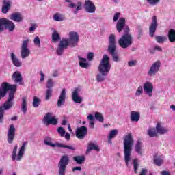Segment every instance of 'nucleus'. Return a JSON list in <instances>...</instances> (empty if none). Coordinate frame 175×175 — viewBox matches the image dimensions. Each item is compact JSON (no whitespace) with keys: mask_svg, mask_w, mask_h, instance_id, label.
Listing matches in <instances>:
<instances>
[{"mask_svg":"<svg viewBox=\"0 0 175 175\" xmlns=\"http://www.w3.org/2000/svg\"><path fill=\"white\" fill-rule=\"evenodd\" d=\"M16 92H17V85L3 82L0 85V100L8 95L7 100L0 107V124H3V115L5 110H10L13 107Z\"/></svg>","mask_w":175,"mask_h":175,"instance_id":"f257e3e1","label":"nucleus"},{"mask_svg":"<svg viewBox=\"0 0 175 175\" xmlns=\"http://www.w3.org/2000/svg\"><path fill=\"white\" fill-rule=\"evenodd\" d=\"M111 69V64H110V57L107 55H104L98 66V70L100 74H98L96 76V80L98 83L105 81L106 75H109Z\"/></svg>","mask_w":175,"mask_h":175,"instance_id":"f03ea898","label":"nucleus"},{"mask_svg":"<svg viewBox=\"0 0 175 175\" xmlns=\"http://www.w3.org/2000/svg\"><path fill=\"white\" fill-rule=\"evenodd\" d=\"M124 161L128 166L131 161V154H132V147H133V137L131 133H129L124 137Z\"/></svg>","mask_w":175,"mask_h":175,"instance_id":"7ed1b4c3","label":"nucleus"},{"mask_svg":"<svg viewBox=\"0 0 175 175\" xmlns=\"http://www.w3.org/2000/svg\"><path fill=\"white\" fill-rule=\"evenodd\" d=\"M116 50H117V45H116V36H114V34H111L109 38L108 52L111 55L113 60L115 62H118V61H120V57H118Z\"/></svg>","mask_w":175,"mask_h":175,"instance_id":"20e7f679","label":"nucleus"},{"mask_svg":"<svg viewBox=\"0 0 175 175\" xmlns=\"http://www.w3.org/2000/svg\"><path fill=\"white\" fill-rule=\"evenodd\" d=\"M118 43L122 49H128L133 43V37L131 34H123Z\"/></svg>","mask_w":175,"mask_h":175,"instance_id":"39448f33","label":"nucleus"},{"mask_svg":"<svg viewBox=\"0 0 175 175\" xmlns=\"http://www.w3.org/2000/svg\"><path fill=\"white\" fill-rule=\"evenodd\" d=\"M69 38L67 39H63L64 42H66V44L70 46V47H76L79 44V40L80 39V36L77 32L70 31L68 33Z\"/></svg>","mask_w":175,"mask_h":175,"instance_id":"423d86ee","label":"nucleus"},{"mask_svg":"<svg viewBox=\"0 0 175 175\" xmlns=\"http://www.w3.org/2000/svg\"><path fill=\"white\" fill-rule=\"evenodd\" d=\"M69 156L67 154L63 155L58 163L59 175H65L66 172V165H69Z\"/></svg>","mask_w":175,"mask_h":175,"instance_id":"0eeeda50","label":"nucleus"},{"mask_svg":"<svg viewBox=\"0 0 175 175\" xmlns=\"http://www.w3.org/2000/svg\"><path fill=\"white\" fill-rule=\"evenodd\" d=\"M126 23V21L125 20V18H120L118 21V23L116 24V29L119 33L120 32H122V30L124 32V35H131L129 33L131 29H129V27L126 25H125Z\"/></svg>","mask_w":175,"mask_h":175,"instance_id":"6e6552de","label":"nucleus"},{"mask_svg":"<svg viewBox=\"0 0 175 175\" xmlns=\"http://www.w3.org/2000/svg\"><path fill=\"white\" fill-rule=\"evenodd\" d=\"M44 144L46 146H50L51 147H59L61 148H67L68 150H71V151H75L76 148L75 146H70L69 145H65V144L57 143V144L51 143V138L50 137H46L44 141Z\"/></svg>","mask_w":175,"mask_h":175,"instance_id":"1a4fd4ad","label":"nucleus"},{"mask_svg":"<svg viewBox=\"0 0 175 175\" xmlns=\"http://www.w3.org/2000/svg\"><path fill=\"white\" fill-rule=\"evenodd\" d=\"M52 114L48 112L45 114L42 119V122L45 125H58V119L55 116H51Z\"/></svg>","mask_w":175,"mask_h":175,"instance_id":"9d476101","label":"nucleus"},{"mask_svg":"<svg viewBox=\"0 0 175 175\" xmlns=\"http://www.w3.org/2000/svg\"><path fill=\"white\" fill-rule=\"evenodd\" d=\"M29 42V40H23L21 45V57L23 59L27 58V57H29L31 54V51L28 49V43Z\"/></svg>","mask_w":175,"mask_h":175,"instance_id":"9b49d317","label":"nucleus"},{"mask_svg":"<svg viewBox=\"0 0 175 175\" xmlns=\"http://www.w3.org/2000/svg\"><path fill=\"white\" fill-rule=\"evenodd\" d=\"M88 133V129L85 126H81V127L77 128L75 131V135L77 139H79V140H83Z\"/></svg>","mask_w":175,"mask_h":175,"instance_id":"f8f14e48","label":"nucleus"},{"mask_svg":"<svg viewBox=\"0 0 175 175\" xmlns=\"http://www.w3.org/2000/svg\"><path fill=\"white\" fill-rule=\"evenodd\" d=\"M16 137V128L14 124H10L7 134V140L9 144H12Z\"/></svg>","mask_w":175,"mask_h":175,"instance_id":"ddd939ff","label":"nucleus"},{"mask_svg":"<svg viewBox=\"0 0 175 175\" xmlns=\"http://www.w3.org/2000/svg\"><path fill=\"white\" fill-rule=\"evenodd\" d=\"M158 27V20L157 16H154L152 18V23L149 26V36L150 38H154L155 32H157V28Z\"/></svg>","mask_w":175,"mask_h":175,"instance_id":"4468645a","label":"nucleus"},{"mask_svg":"<svg viewBox=\"0 0 175 175\" xmlns=\"http://www.w3.org/2000/svg\"><path fill=\"white\" fill-rule=\"evenodd\" d=\"M161 68V61L158 60L153 63L148 72V76H155L158 72H159V69Z\"/></svg>","mask_w":175,"mask_h":175,"instance_id":"2eb2a0df","label":"nucleus"},{"mask_svg":"<svg viewBox=\"0 0 175 175\" xmlns=\"http://www.w3.org/2000/svg\"><path fill=\"white\" fill-rule=\"evenodd\" d=\"M84 9L87 13H95L96 7L91 0H86L84 3Z\"/></svg>","mask_w":175,"mask_h":175,"instance_id":"dca6fc26","label":"nucleus"},{"mask_svg":"<svg viewBox=\"0 0 175 175\" xmlns=\"http://www.w3.org/2000/svg\"><path fill=\"white\" fill-rule=\"evenodd\" d=\"M12 80H14L15 84H19V85H24V81H23V77L21 73L18 71H16L12 76Z\"/></svg>","mask_w":175,"mask_h":175,"instance_id":"f3484780","label":"nucleus"},{"mask_svg":"<svg viewBox=\"0 0 175 175\" xmlns=\"http://www.w3.org/2000/svg\"><path fill=\"white\" fill-rule=\"evenodd\" d=\"M65 99H66V90L62 89L59 99L57 100V107H61L65 105Z\"/></svg>","mask_w":175,"mask_h":175,"instance_id":"a211bd4d","label":"nucleus"},{"mask_svg":"<svg viewBox=\"0 0 175 175\" xmlns=\"http://www.w3.org/2000/svg\"><path fill=\"white\" fill-rule=\"evenodd\" d=\"M11 8H12V1L3 0L1 12L3 13V14H6V13H8V12L10 10Z\"/></svg>","mask_w":175,"mask_h":175,"instance_id":"6ab92c4d","label":"nucleus"},{"mask_svg":"<svg viewBox=\"0 0 175 175\" xmlns=\"http://www.w3.org/2000/svg\"><path fill=\"white\" fill-rule=\"evenodd\" d=\"M68 46L69 45L66 43V41H64L63 40L60 41L57 49V55H62L64 50H65V49H68Z\"/></svg>","mask_w":175,"mask_h":175,"instance_id":"aec40b11","label":"nucleus"},{"mask_svg":"<svg viewBox=\"0 0 175 175\" xmlns=\"http://www.w3.org/2000/svg\"><path fill=\"white\" fill-rule=\"evenodd\" d=\"M152 90H154V86L150 82H146L144 84V90L149 96H152Z\"/></svg>","mask_w":175,"mask_h":175,"instance_id":"412c9836","label":"nucleus"},{"mask_svg":"<svg viewBox=\"0 0 175 175\" xmlns=\"http://www.w3.org/2000/svg\"><path fill=\"white\" fill-rule=\"evenodd\" d=\"M27 146H28V142H23L22 146L21 147L18 154L16 157V161H21V158H23V155H24V152L25 151V147H27Z\"/></svg>","mask_w":175,"mask_h":175,"instance_id":"4be33fe9","label":"nucleus"},{"mask_svg":"<svg viewBox=\"0 0 175 175\" xmlns=\"http://www.w3.org/2000/svg\"><path fill=\"white\" fill-rule=\"evenodd\" d=\"M130 119L132 122H139L140 120V112L132 111L131 112Z\"/></svg>","mask_w":175,"mask_h":175,"instance_id":"5701e85b","label":"nucleus"},{"mask_svg":"<svg viewBox=\"0 0 175 175\" xmlns=\"http://www.w3.org/2000/svg\"><path fill=\"white\" fill-rule=\"evenodd\" d=\"M10 20L21 23V21H23V16L19 12H14L10 16Z\"/></svg>","mask_w":175,"mask_h":175,"instance_id":"b1692460","label":"nucleus"},{"mask_svg":"<svg viewBox=\"0 0 175 175\" xmlns=\"http://www.w3.org/2000/svg\"><path fill=\"white\" fill-rule=\"evenodd\" d=\"M72 100L75 103H81V102H83V98L79 96V91L77 89H75L72 92Z\"/></svg>","mask_w":175,"mask_h":175,"instance_id":"393cba45","label":"nucleus"},{"mask_svg":"<svg viewBox=\"0 0 175 175\" xmlns=\"http://www.w3.org/2000/svg\"><path fill=\"white\" fill-rule=\"evenodd\" d=\"M135 150L137 152L138 155H143V142L141 141H137L135 144Z\"/></svg>","mask_w":175,"mask_h":175,"instance_id":"a878e982","label":"nucleus"},{"mask_svg":"<svg viewBox=\"0 0 175 175\" xmlns=\"http://www.w3.org/2000/svg\"><path fill=\"white\" fill-rule=\"evenodd\" d=\"M11 60L12 61L14 66H16L17 68H20V66H21V61H20V59H18L13 53H11Z\"/></svg>","mask_w":175,"mask_h":175,"instance_id":"bb28decb","label":"nucleus"},{"mask_svg":"<svg viewBox=\"0 0 175 175\" xmlns=\"http://www.w3.org/2000/svg\"><path fill=\"white\" fill-rule=\"evenodd\" d=\"M73 161L76 162L77 165H83L85 162V157L84 155H78L73 157Z\"/></svg>","mask_w":175,"mask_h":175,"instance_id":"cd10ccee","label":"nucleus"},{"mask_svg":"<svg viewBox=\"0 0 175 175\" xmlns=\"http://www.w3.org/2000/svg\"><path fill=\"white\" fill-rule=\"evenodd\" d=\"M5 29H8L10 32H13L16 29V25L12 21L7 19Z\"/></svg>","mask_w":175,"mask_h":175,"instance_id":"c85d7f7f","label":"nucleus"},{"mask_svg":"<svg viewBox=\"0 0 175 175\" xmlns=\"http://www.w3.org/2000/svg\"><path fill=\"white\" fill-rule=\"evenodd\" d=\"M94 150V151L100 152V149L94 143H89L87 147L86 152H91Z\"/></svg>","mask_w":175,"mask_h":175,"instance_id":"c756f323","label":"nucleus"},{"mask_svg":"<svg viewBox=\"0 0 175 175\" xmlns=\"http://www.w3.org/2000/svg\"><path fill=\"white\" fill-rule=\"evenodd\" d=\"M156 132H157V133H160V135H165V133H167V129L163 127L162 125H161V123L159 122L156 126Z\"/></svg>","mask_w":175,"mask_h":175,"instance_id":"7c9ffc66","label":"nucleus"},{"mask_svg":"<svg viewBox=\"0 0 175 175\" xmlns=\"http://www.w3.org/2000/svg\"><path fill=\"white\" fill-rule=\"evenodd\" d=\"M168 40L170 43H175V30L173 29L168 31Z\"/></svg>","mask_w":175,"mask_h":175,"instance_id":"2f4dec72","label":"nucleus"},{"mask_svg":"<svg viewBox=\"0 0 175 175\" xmlns=\"http://www.w3.org/2000/svg\"><path fill=\"white\" fill-rule=\"evenodd\" d=\"M154 163L157 166H161L163 163V159L161 156L154 155Z\"/></svg>","mask_w":175,"mask_h":175,"instance_id":"473e14b6","label":"nucleus"},{"mask_svg":"<svg viewBox=\"0 0 175 175\" xmlns=\"http://www.w3.org/2000/svg\"><path fill=\"white\" fill-rule=\"evenodd\" d=\"M21 109L23 111V114H27V97L22 98Z\"/></svg>","mask_w":175,"mask_h":175,"instance_id":"72a5a7b5","label":"nucleus"},{"mask_svg":"<svg viewBox=\"0 0 175 175\" xmlns=\"http://www.w3.org/2000/svg\"><path fill=\"white\" fill-rule=\"evenodd\" d=\"M7 22L8 19L5 18H0V32H3V31H5Z\"/></svg>","mask_w":175,"mask_h":175,"instance_id":"f704fd0d","label":"nucleus"},{"mask_svg":"<svg viewBox=\"0 0 175 175\" xmlns=\"http://www.w3.org/2000/svg\"><path fill=\"white\" fill-rule=\"evenodd\" d=\"M79 59H80L79 66H81V68H84L87 69V68H88L89 66L88 63H87V59L80 56H79Z\"/></svg>","mask_w":175,"mask_h":175,"instance_id":"c9c22d12","label":"nucleus"},{"mask_svg":"<svg viewBox=\"0 0 175 175\" xmlns=\"http://www.w3.org/2000/svg\"><path fill=\"white\" fill-rule=\"evenodd\" d=\"M88 120L90 121L89 123L90 128L94 129V128H95V119L94 118V115L89 114L88 116Z\"/></svg>","mask_w":175,"mask_h":175,"instance_id":"e433bc0d","label":"nucleus"},{"mask_svg":"<svg viewBox=\"0 0 175 175\" xmlns=\"http://www.w3.org/2000/svg\"><path fill=\"white\" fill-rule=\"evenodd\" d=\"M148 135L150 136V137H155L157 136L158 133L157 132V129L155 128H152L148 130Z\"/></svg>","mask_w":175,"mask_h":175,"instance_id":"4c0bfd02","label":"nucleus"},{"mask_svg":"<svg viewBox=\"0 0 175 175\" xmlns=\"http://www.w3.org/2000/svg\"><path fill=\"white\" fill-rule=\"evenodd\" d=\"M94 118L97 121H99V122H103V121H105V118H103V115H102V113H100V112H95Z\"/></svg>","mask_w":175,"mask_h":175,"instance_id":"58836bf2","label":"nucleus"},{"mask_svg":"<svg viewBox=\"0 0 175 175\" xmlns=\"http://www.w3.org/2000/svg\"><path fill=\"white\" fill-rule=\"evenodd\" d=\"M155 39L157 43H165V42L167 40V38L166 36H156Z\"/></svg>","mask_w":175,"mask_h":175,"instance_id":"ea45409f","label":"nucleus"},{"mask_svg":"<svg viewBox=\"0 0 175 175\" xmlns=\"http://www.w3.org/2000/svg\"><path fill=\"white\" fill-rule=\"evenodd\" d=\"M118 135V131L113 129L111 130L109 133V139L111 140V139H114V137H116V136H117Z\"/></svg>","mask_w":175,"mask_h":175,"instance_id":"a19ab883","label":"nucleus"},{"mask_svg":"<svg viewBox=\"0 0 175 175\" xmlns=\"http://www.w3.org/2000/svg\"><path fill=\"white\" fill-rule=\"evenodd\" d=\"M137 161H138L137 159H135L133 161V169H134L135 173H137V170L139 169V163Z\"/></svg>","mask_w":175,"mask_h":175,"instance_id":"79ce46f5","label":"nucleus"},{"mask_svg":"<svg viewBox=\"0 0 175 175\" xmlns=\"http://www.w3.org/2000/svg\"><path fill=\"white\" fill-rule=\"evenodd\" d=\"M53 95V89H47L46 92V100H49Z\"/></svg>","mask_w":175,"mask_h":175,"instance_id":"37998d69","label":"nucleus"},{"mask_svg":"<svg viewBox=\"0 0 175 175\" xmlns=\"http://www.w3.org/2000/svg\"><path fill=\"white\" fill-rule=\"evenodd\" d=\"M40 105V100L39 98L34 96L33 100V107H38Z\"/></svg>","mask_w":175,"mask_h":175,"instance_id":"c03bdc74","label":"nucleus"},{"mask_svg":"<svg viewBox=\"0 0 175 175\" xmlns=\"http://www.w3.org/2000/svg\"><path fill=\"white\" fill-rule=\"evenodd\" d=\"M60 37L59 34L57 31H54L52 34V40L53 42H57V40H59Z\"/></svg>","mask_w":175,"mask_h":175,"instance_id":"a18cd8bd","label":"nucleus"},{"mask_svg":"<svg viewBox=\"0 0 175 175\" xmlns=\"http://www.w3.org/2000/svg\"><path fill=\"white\" fill-rule=\"evenodd\" d=\"M54 87V83H53V79H49L46 83L47 90H51Z\"/></svg>","mask_w":175,"mask_h":175,"instance_id":"49530a36","label":"nucleus"},{"mask_svg":"<svg viewBox=\"0 0 175 175\" xmlns=\"http://www.w3.org/2000/svg\"><path fill=\"white\" fill-rule=\"evenodd\" d=\"M53 20H55V21H64V18L58 13L53 15Z\"/></svg>","mask_w":175,"mask_h":175,"instance_id":"de8ad7c7","label":"nucleus"},{"mask_svg":"<svg viewBox=\"0 0 175 175\" xmlns=\"http://www.w3.org/2000/svg\"><path fill=\"white\" fill-rule=\"evenodd\" d=\"M142 36H143V29H142L141 27H137V39H141Z\"/></svg>","mask_w":175,"mask_h":175,"instance_id":"09e8293b","label":"nucleus"},{"mask_svg":"<svg viewBox=\"0 0 175 175\" xmlns=\"http://www.w3.org/2000/svg\"><path fill=\"white\" fill-rule=\"evenodd\" d=\"M57 132L62 137H64V136H65V129H64L63 127H59L57 129Z\"/></svg>","mask_w":175,"mask_h":175,"instance_id":"8fccbe9b","label":"nucleus"},{"mask_svg":"<svg viewBox=\"0 0 175 175\" xmlns=\"http://www.w3.org/2000/svg\"><path fill=\"white\" fill-rule=\"evenodd\" d=\"M142 94H143V88L142 86L138 87L135 95L137 96H140V95H142Z\"/></svg>","mask_w":175,"mask_h":175,"instance_id":"3c124183","label":"nucleus"},{"mask_svg":"<svg viewBox=\"0 0 175 175\" xmlns=\"http://www.w3.org/2000/svg\"><path fill=\"white\" fill-rule=\"evenodd\" d=\"M16 154H17V146H15L12 152V161H16Z\"/></svg>","mask_w":175,"mask_h":175,"instance_id":"603ef678","label":"nucleus"},{"mask_svg":"<svg viewBox=\"0 0 175 175\" xmlns=\"http://www.w3.org/2000/svg\"><path fill=\"white\" fill-rule=\"evenodd\" d=\"M82 3L81 1L77 2V7L76 8V10L74 11L75 14H77V13L79 12V10H81Z\"/></svg>","mask_w":175,"mask_h":175,"instance_id":"864d4df0","label":"nucleus"},{"mask_svg":"<svg viewBox=\"0 0 175 175\" xmlns=\"http://www.w3.org/2000/svg\"><path fill=\"white\" fill-rule=\"evenodd\" d=\"M150 5H157V3H159L161 0H146Z\"/></svg>","mask_w":175,"mask_h":175,"instance_id":"5fc2aeb1","label":"nucleus"},{"mask_svg":"<svg viewBox=\"0 0 175 175\" xmlns=\"http://www.w3.org/2000/svg\"><path fill=\"white\" fill-rule=\"evenodd\" d=\"M137 64V60H131V61L128 62V65L130 67L135 66Z\"/></svg>","mask_w":175,"mask_h":175,"instance_id":"6e6d98bb","label":"nucleus"},{"mask_svg":"<svg viewBox=\"0 0 175 175\" xmlns=\"http://www.w3.org/2000/svg\"><path fill=\"white\" fill-rule=\"evenodd\" d=\"M88 61H93L94 60V53L90 52L88 54Z\"/></svg>","mask_w":175,"mask_h":175,"instance_id":"4d7b16f0","label":"nucleus"},{"mask_svg":"<svg viewBox=\"0 0 175 175\" xmlns=\"http://www.w3.org/2000/svg\"><path fill=\"white\" fill-rule=\"evenodd\" d=\"M34 44L36 46H38V47H40V39L38 37H36L34 39Z\"/></svg>","mask_w":175,"mask_h":175,"instance_id":"13d9d810","label":"nucleus"},{"mask_svg":"<svg viewBox=\"0 0 175 175\" xmlns=\"http://www.w3.org/2000/svg\"><path fill=\"white\" fill-rule=\"evenodd\" d=\"M120 12H116V13L114 14V16H113V21H114V22L118 21V18H120Z\"/></svg>","mask_w":175,"mask_h":175,"instance_id":"bf43d9fd","label":"nucleus"},{"mask_svg":"<svg viewBox=\"0 0 175 175\" xmlns=\"http://www.w3.org/2000/svg\"><path fill=\"white\" fill-rule=\"evenodd\" d=\"M40 75L41 76L40 83H43V81H44V74L43 73V71H40Z\"/></svg>","mask_w":175,"mask_h":175,"instance_id":"052dcab7","label":"nucleus"},{"mask_svg":"<svg viewBox=\"0 0 175 175\" xmlns=\"http://www.w3.org/2000/svg\"><path fill=\"white\" fill-rule=\"evenodd\" d=\"M35 29H36V25L33 24L31 25V27H30V28H29V31L30 32H33V31H35Z\"/></svg>","mask_w":175,"mask_h":175,"instance_id":"680f3d73","label":"nucleus"},{"mask_svg":"<svg viewBox=\"0 0 175 175\" xmlns=\"http://www.w3.org/2000/svg\"><path fill=\"white\" fill-rule=\"evenodd\" d=\"M65 139L66 140H70V134L69 133H66L65 134Z\"/></svg>","mask_w":175,"mask_h":175,"instance_id":"e2e57ef3","label":"nucleus"},{"mask_svg":"<svg viewBox=\"0 0 175 175\" xmlns=\"http://www.w3.org/2000/svg\"><path fill=\"white\" fill-rule=\"evenodd\" d=\"M76 170H81V167H75L72 168V172H76Z\"/></svg>","mask_w":175,"mask_h":175,"instance_id":"0e129e2a","label":"nucleus"},{"mask_svg":"<svg viewBox=\"0 0 175 175\" xmlns=\"http://www.w3.org/2000/svg\"><path fill=\"white\" fill-rule=\"evenodd\" d=\"M161 175H170V172L167 171H162Z\"/></svg>","mask_w":175,"mask_h":175,"instance_id":"69168bd1","label":"nucleus"},{"mask_svg":"<svg viewBox=\"0 0 175 175\" xmlns=\"http://www.w3.org/2000/svg\"><path fill=\"white\" fill-rule=\"evenodd\" d=\"M154 50H157L158 51H162V48H161L159 46H156L154 47Z\"/></svg>","mask_w":175,"mask_h":175,"instance_id":"338daca9","label":"nucleus"},{"mask_svg":"<svg viewBox=\"0 0 175 175\" xmlns=\"http://www.w3.org/2000/svg\"><path fill=\"white\" fill-rule=\"evenodd\" d=\"M68 8H76V4L71 3L69 4Z\"/></svg>","mask_w":175,"mask_h":175,"instance_id":"774afa93","label":"nucleus"}]
</instances>
